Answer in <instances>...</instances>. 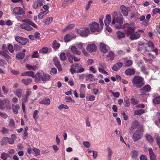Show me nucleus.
Returning <instances> with one entry per match:
<instances>
[{
    "mask_svg": "<svg viewBox=\"0 0 160 160\" xmlns=\"http://www.w3.org/2000/svg\"><path fill=\"white\" fill-rule=\"evenodd\" d=\"M142 45L146 51H152L154 52V54H152L151 52L149 53L148 54V56L150 58L154 59L156 58L158 55V50L155 47L153 43L152 42L149 41L147 42V43H143Z\"/></svg>",
    "mask_w": 160,
    "mask_h": 160,
    "instance_id": "1",
    "label": "nucleus"
},
{
    "mask_svg": "<svg viewBox=\"0 0 160 160\" xmlns=\"http://www.w3.org/2000/svg\"><path fill=\"white\" fill-rule=\"evenodd\" d=\"M32 82V79L29 78L22 79V82L26 86H28L31 84Z\"/></svg>",
    "mask_w": 160,
    "mask_h": 160,
    "instance_id": "23",
    "label": "nucleus"
},
{
    "mask_svg": "<svg viewBox=\"0 0 160 160\" xmlns=\"http://www.w3.org/2000/svg\"><path fill=\"white\" fill-rule=\"evenodd\" d=\"M53 62L55 66L58 68V71L60 72L62 71V67L59 60L57 57L54 58Z\"/></svg>",
    "mask_w": 160,
    "mask_h": 160,
    "instance_id": "13",
    "label": "nucleus"
},
{
    "mask_svg": "<svg viewBox=\"0 0 160 160\" xmlns=\"http://www.w3.org/2000/svg\"><path fill=\"white\" fill-rule=\"evenodd\" d=\"M152 12L154 14H155L158 13L160 14V9L155 8L153 9Z\"/></svg>",
    "mask_w": 160,
    "mask_h": 160,
    "instance_id": "64",
    "label": "nucleus"
},
{
    "mask_svg": "<svg viewBox=\"0 0 160 160\" xmlns=\"http://www.w3.org/2000/svg\"><path fill=\"white\" fill-rule=\"evenodd\" d=\"M123 63L122 62H117L114 64L112 68V69L114 71H117L119 70L122 66Z\"/></svg>",
    "mask_w": 160,
    "mask_h": 160,
    "instance_id": "18",
    "label": "nucleus"
},
{
    "mask_svg": "<svg viewBox=\"0 0 160 160\" xmlns=\"http://www.w3.org/2000/svg\"><path fill=\"white\" fill-rule=\"evenodd\" d=\"M79 67L78 68V67H77V69H78L76 71V72L77 73H81L82 72H83L84 70L85 69L84 68H80Z\"/></svg>",
    "mask_w": 160,
    "mask_h": 160,
    "instance_id": "61",
    "label": "nucleus"
},
{
    "mask_svg": "<svg viewBox=\"0 0 160 160\" xmlns=\"http://www.w3.org/2000/svg\"><path fill=\"white\" fill-rule=\"evenodd\" d=\"M144 31L142 30H139L134 33H132L130 36L129 38L131 40H136L140 38L142 34H143Z\"/></svg>",
    "mask_w": 160,
    "mask_h": 160,
    "instance_id": "10",
    "label": "nucleus"
},
{
    "mask_svg": "<svg viewBox=\"0 0 160 160\" xmlns=\"http://www.w3.org/2000/svg\"><path fill=\"white\" fill-rule=\"evenodd\" d=\"M13 12L17 15H22L25 13L23 9L19 7L14 8L13 10Z\"/></svg>",
    "mask_w": 160,
    "mask_h": 160,
    "instance_id": "15",
    "label": "nucleus"
},
{
    "mask_svg": "<svg viewBox=\"0 0 160 160\" xmlns=\"http://www.w3.org/2000/svg\"><path fill=\"white\" fill-rule=\"evenodd\" d=\"M115 22L118 23L120 25H121L123 22V18L122 15L120 13L118 15L116 12H114L113 13V19L112 23V24L114 25L115 27L116 26H117L115 25Z\"/></svg>",
    "mask_w": 160,
    "mask_h": 160,
    "instance_id": "5",
    "label": "nucleus"
},
{
    "mask_svg": "<svg viewBox=\"0 0 160 160\" xmlns=\"http://www.w3.org/2000/svg\"><path fill=\"white\" fill-rule=\"evenodd\" d=\"M144 130L138 128L133 134L132 138L134 142L137 141L142 138L143 136V132Z\"/></svg>",
    "mask_w": 160,
    "mask_h": 160,
    "instance_id": "6",
    "label": "nucleus"
},
{
    "mask_svg": "<svg viewBox=\"0 0 160 160\" xmlns=\"http://www.w3.org/2000/svg\"><path fill=\"white\" fill-rule=\"evenodd\" d=\"M48 48L47 47H43L39 50V52L41 53L46 54L48 52Z\"/></svg>",
    "mask_w": 160,
    "mask_h": 160,
    "instance_id": "47",
    "label": "nucleus"
},
{
    "mask_svg": "<svg viewBox=\"0 0 160 160\" xmlns=\"http://www.w3.org/2000/svg\"><path fill=\"white\" fill-rule=\"evenodd\" d=\"M15 39L17 42L23 45H26L29 42L28 39L18 36L15 37Z\"/></svg>",
    "mask_w": 160,
    "mask_h": 160,
    "instance_id": "11",
    "label": "nucleus"
},
{
    "mask_svg": "<svg viewBox=\"0 0 160 160\" xmlns=\"http://www.w3.org/2000/svg\"><path fill=\"white\" fill-rule=\"evenodd\" d=\"M39 111L38 110H35L34 112V113L33 114V118L35 120H37V115Z\"/></svg>",
    "mask_w": 160,
    "mask_h": 160,
    "instance_id": "60",
    "label": "nucleus"
},
{
    "mask_svg": "<svg viewBox=\"0 0 160 160\" xmlns=\"http://www.w3.org/2000/svg\"><path fill=\"white\" fill-rule=\"evenodd\" d=\"M57 73V70L56 68H52L50 71V73L51 75H53Z\"/></svg>",
    "mask_w": 160,
    "mask_h": 160,
    "instance_id": "55",
    "label": "nucleus"
},
{
    "mask_svg": "<svg viewBox=\"0 0 160 160\" xmlns=\"http://www.w3.org/2000/svg\"><path fill=\"white\" fill-rule=\"evenodd\" d=\"M75 27L73 24H70L67 26L66 27L62 30V31L65 32L67 31L70 30L72 29Z\"/></svg>",
    "mask_w": 160,
    "mask_h": 160,
    "instance_id": "36",
    "label": "nucleus"
},
{
    "mask_svg": "<svg viewBox=\"0 0 160 160\" xmlns=\"http://www.w3.org/2000/svg\"><path fill=\"white\" fill-rule=\"evenodd\" d=\"M123 104L124 106L126 107H128L130 106L129 100L128 97H127L124 98Z\"/></svg>",
    "mask_w": 160,
    "mask_h": 160,
    "instance_id": "34",
    "label": "nucleus"
},
{
    "mask_svg": "<svg viewBox=\"0 0 160 160\" xmlns=\"http://www.w3.org/2000/svg\"><path fill=\"white\" fill-rule=\"evenodd\" d=\"M25 56V53L22 52H20L16 54V58L19 59H22Z\"/></svg>",
    "mask_w": 160,
    "mask_h": 160,
    "instance_id": "35",
    "label": "nucleus"
},
{
    "mask_svg": "<svg viewBox=\"0 0 160 160\" xmlns=\"http://www.w3.org/2000/svg\"><path fill=\"white\" fill-rule=\"evenodd\" d=\"M149 154L150 156V160H156V156L151 148L148 149Z\"/></svg>",
    "mask_w": 160,
    "mask_h": 160,
    "instance_id": "21",
    "label": "nucleus"
},
{
    "mask_svg": "<svg viewBox=\"0 0 160 160\" xmlns=\"http://www.w3.org/2000/svg\"><path fill=\"white\" fill-rule=\"evenodd\" d=\"M0 54L2 55L8 60H10L11 58V57L10 56L3 51H0Z\"/></svg>",
    "mask_w": 160,
    "mask_h": 160,
    "instance_id": "38",
    "label": "nucleus"
},
{
    "mask_svg": "<svg viewBox=\"0 0 160 160\" xmlns=\"http://www.w3.org/2000/svg\"><path fill=\"white\" fill-rule=\"evenodd\" d=\"M76 32L81 37H87L90 32V30L88 28H85L83 30L78 29L76 30Z\"/></svg>",
    "mask_w": 160,
    "mask_h": 160,
    "instance_id": "9",
    "label": "nucleus"
},
{
    "mask_svg": "<svg viewBox=\"0 0 160 160\" xmlns=\"http://www.w3.org/2000/svg\"><path fill=\"white\" fill-rule=\"evenodd\" d=\"M71 51L74 54L80 55L81 53V52L79 51L76 47L74 46L71 47Z\"/></svg>",
    "mask_w": 160,
    "mask_h": 160,
    "instance_id": "27",
    "label": "nucleus"
},
{
    "mask_svg": "<svg viewBox=\"0 0 160 160\" xmlns=\"http://www.w3.org/2000/svg\"><path fill=\"white\" fill-rule=\"evenodd\" d=\"M26 67L28 68V70H34L37 68V66L36 65L32 66L28 64H26Z\"/></svg>",
    "mask_w": 160,
    "mask_h": 160,
    "instance_id": "44",
    "label": "nucleus"
},
{
    "mask_svg": "<svg viewBox=\"0 0 160 160\" xmlns=\"http://www.w3.org/2000/svg\"><path fill=\"white\" fill-rule=\"evenodd\" d=\"M107 45L103 43H101L100 45V50L103 53H106L108 52V50L106 48Z\"/></svg>",
    "mask_w": 160,
    "mask_h": 160,
    "instance_id": "19",
    "label": "nucleus"
},
{
    "mask_svg": "<svg viewBox=\"0 0 160 160\" xmlns=\"http://www.w3.org/2000/svg\"><path fill=\"white\" fill-rule=\"evenodd\" d=\"M91 32H100L102 29V27L99 26V24L97 22H93L89 24Z\"/></svg>",
    "mask_w": 160,
    "mask_h": 160,
    "instance_id": "7",
    "label": "nucleus"
},
{
    "mask_svg": "<svg viewBox=\"0 0 160 160\" xmlns=\"http://www.w3.org/2000/svg\"><path fill=\"white\" fill-rule=\"evenodd\" d=\"M117 35L118 38L119 39L123 38L125 36V33L121 32H117Z\"/></svg>",
    "mask_w": 160,
    "mask_h": 160,
    "instance_id": "42",
    "label": "nucleus"
},
{
    "mask_svg": "<svg viewBox=\"0 0 160 160\" xmlns=\"http://www.w3.org/2000/svg\"><path fill=\"white\" fill-rule=\"evenodd\" d=\"M50 78V76L46 73H43L42 76V80L44 82L46 81H48Z\"/></svg>",
    "mask_w": 160,
    "mask_h": 160,
    "instance_id": "29",
    "label": "nucleus"
},
{
    "mask_svg": "<svg viewBox=\"0 0 160 160\" xmlns=\"http://www.w3.org/2000/svg\"><path fill=\"white\" fill-rule=\"evenodd\" d=\"M39 103L41 104L48 105L50 103V100L49 98H48L46 99H43L41 101L39 102Z\"/></svg>",
    "mask_w": 160,
    "mask_h": 160,
    "instance_id": "31",
    "label": "nucleus"
},
{
    "mask_svg": "<svg viewBox=\"0 0 160 160\" xmlns=\"http://www.w3.org/2000/svg\"><path fill=\"white\" fill-rule=\"evenodd\" d=\"M113 96L115 98H118L120 96V93L118 92H113L112 90H110L109 91Z\"/></svg>",
    "mask_w": 160,
    "mask_h": 160,
    "instance_id": "53",
    "label": "nucleus"
},
{
    "mask_svg": "<svg viewBox=\"0 0 160 160\" xmlns=\"http://www.w3.org/2000/svg\"><path fill=\"white\" fill-rule=\"evenodd\" d=\"M7 49L11 53H13L14 52V48L11 44H10L8 45Z\"/></svg>",
    "mask_w": 160,
    "mask_h": 160,
    "instance_id": "51",
    "label": "nucleus"
},
{
    "mask_svg": "<svg viewBox=\"0 0 160 160\" xmlns=\"http://www.w3.org/2000/svg\"><path fill=\"white\" fill-rule=\"evenodd\" d=\"M139 125L138 122L137 120H134L132 122V124L129 129L130 133H133L135 129H136Z\"/></svg>",
    "mask_w": 160,
    "mask_h": 160,
    "instance_id": "16",
    "label": "nucleus"
},
{
    "mask_svg": "<svg viewBox=\"0 0 160 160\" xmlns=\"http://www.w3.org/2000/svg\"><path fill=\"white\" fill-rule=\"evenodd\" d=\"M107 57L108 58V60H113L114 58V53L112 51H110L107 55Z\"/></svg>",
    "mask_w": 160,
    "mask_h": 160,
    "instance_id": "30",
    "label": "nucleus"
},
{
    "mask_svg": "<svg viewBox=\"0 0 160 160\" xmlns=\"http://www.w3.org/2000/svg\"><path fill=\"white\" fill-rule=\"evenodd\" d=\"M67 55L63 52H62L60 56V58L61 61H65L67 59Z\"/></svg>",
    "mask_w": 160,
    "mask_h": 160,
    "instance_id": "46",
    "label": "nucleus"
},
{
    "mask_svg": "<svg viewBox=\"0 0 160 160\" xmlns=\"http://www.w3.org/2000/svg\"><path fill=\"white\" fill-rule=\"evenodd\" d=\"M72 39L71 36L70 34H66L64 38V40L65 42H68L70 41Z\"/></svg>",
    "mask_w": 160,
    "mask_h": 160,
    "instance_id": "41",
    "label": "nucleus"
},
{
    "mask_svg": "<svg viewBox=\"0 0 160 160\" xmlns=\"http://www.w3.org/2000/svg\"><path fill=\"white\" fill-rule=\"evenodd\" d=\"M32 150L35 153L36 156H37L40 155V151L39 149L36 148H33Z\"/></svg>",
    "mask_w": 160,
    "mask_h": 160,
    "instance_id": "59",
    "label": "nucleus"
},
{
    "mask_svg": "<svg viewBox=\"0 0 160 160\" xmlns=\"http://www.w3.org/2000/svg\"><path fill=\"white\" fill-rule=\"evenodd\" d=\"M8 138L5 137L3 138L2 139V141L1 142V144L2 145H3L4 144L8 143Z\"/></svg>",
    "mask_w": 160,
    "mask_h": 160,
    "instance_id": "49",
    "label": "nucleus"
},
{
    "mask_svg": "<svg viewBox=\"0 0 160 160\" xmlns=\"http://www.w3.org/2000/svg\"><path fill=\"white\" fill-rule=\"evenodd\" d=\"M107 150L108 151V158H111V156L112 154V150L109 147L108 148Z\"/></svg>",
    "mask_w": 160,
    "mask_h": 160,
    "instance_id": "63",
    "label": "nucleus"
},
{
    "mask_svg": "<svg viewBox=\"0 0 160 160\" xmlns=\"http://www.w3.org/2000/svg\"><path fill=\"white\" fill-rule=\"evenodd\" d=\"M2 89L4 93L7 94L9 90L8 88H7L5 86H3L2 87Z\"/></svg>",
    "mask_w": 160,
    "mask_h": 160,
    "instance_id": "58",
    "label": "nucleus"
},
{
    "mask_svg": "<svg viewBox=\"0 0 160 160\" xmlns=\"http://www.w3.org/2000/svg\"><path fill=\"white\" fill-rule=\"evenodd\" d=\"M141 71L145 74H148V72H147L146 70V69L145 66H142L141 67Z\"/></svg>",
    "mask_w": 160,
    "mask_h": 160,
    "instance_id": "56",
    "label": "nucleus"
},
{
    "mask_svg": "<svg viewBox=\"0 0 160 160\" xmlns=\"http://www.w3.org/2000/svg\"><path fill=\"white\" fill-rule=\"evenodd\" d=\"M144 112V110L141 109L135 111L134 115H141Z\"/></svg>",
    "mask_w": 160,
    "mask_h": 160,
    "instance_id": "50",
    "label": "nucleus"
},
{
    "mask_svg": "<svg viewBox=\"0 0 160 160\" xmlns=\"http://www.w3.org/2000/svg\"><path fill=\"white\" fill-rule=\"evenodd\" d=\"M135 71L133 68H128L125 71V74L127 76H130L134 75Z\"/></svg>",
    "mask_w": 160,
    "mask_h": 160,
    "instance_id": "22",
    "label": "nucleus"
},
{
    "mask_svg": "<svg viewBox=\"0 0 160 160\" xmlns=\"http://www.w3.org/2000/svg\"><path fill=\"white\" fill-rule=\"evenodd\" d=\"M144 43L143 42L142 43L141 45H139V46L138 48V50L141 51L142 53L143 54L145 53V51L144 50V49H145L143 47V45H142V44Z\"/></svg>",
    "mask_w": 160,
    "mask_h": 160,
    "instance_id": "40",
    "label": "nucleus"
},
{
    "mask_svg": "<svg viewBox=\"0 0 160 160\" xmlns=\"http://www.w3.org/2000/svg\"><path fill=\"white\" fill-rule=\"evenodd\" d=\"M143 78L139 76H136L132 79V83L137 88H141L144 84Z\"/></svg>",
    "mask_w": 160,
    "mask_h": 160,
    "instance_id": "4",
    "label": "nucleus"
},
{
    "mask_svg": "<svg viewBox=\"0 0 160 160\" xmlns=\"http://www.w3.org/2000/svg\"><path fill=\"white\" fill-rule=\"evenodd\" d=\"M22 21L24 23L21 24L19 27L22 29L28 31H31L33 30V28L30 26L35 28H38L37 26L29 19H25L22 20Z\"/></svg>",
    "mask_w": 160,
    "mask_h": 160,
    "instance_id": "2",
    "label": "nucleus"
},
{
    "mask_svg": "<svg viewBox=\"0 0 160 160\" xmlns=\"http://www.w3.org/2000/svg\"><path fill=\"white\" fill-rule=\"evenodd\" d=\"M14 93L18 97L20 98L22 96V90L20 88H18L14 91Z\"/></svg>",
    "mask_w": 160,
    "mask_h": 160,
    "instance_id": "32",
    "label": "nucleus"
},
{
    "mask_svg": "<svg viewBox=\"0 0 160 160\" xmlns=\"http://www.w3.org/2000/svg\"><path fill=\"white\" fill-rule=\"evenodd\" d=\"M39 56L38 51H34L31 57L32 58H38L39 57Z\"/></svg>",
    "mask_w": 160,
    "mask_h": 160,
    "instance_id": "54",
    "label": "nucleus"
},
{
    "mask_svg": "<svg viewBox=\"0 0 160 160\" xmlns=\"http://www.w3.org/2000/svg\"><path fill=\"white\" fill-rule=\"evenodd\" d=\"M12 107L13 112L15 114H17L18 113V110H19L20 108V106L18 104L14 105L12 104Z\"/></svg>",
    "mask_w": 160,
    "mask_h": 160,
    "instance_id": "25",
    "label": "nucleus"
},
{
    "mask_svg": "<svg viewBox=\"0 0 160 160\" xmlns=\"http://www.w3.org/2000/svg\"><path fill=\"white\" fill-rule=\"evenodd\" d=\"M111 16L109 14L107 15L106 16L105 19L104 20V23L105 25L106 26L108 25L111 23Z\"/></svg>",
    "mask_w": 160,
    "mask_h": 160,
    "instance_id": "28",
    "label": "nucleus"
},
{
    "mask_svg": "<svg viewBox=\"0 0 160 160\" xmlns=\"http://www.w3.org/2000/svg\"><path fill=\"white\" fill-rule=\"evenodd\" d=\"M151 87L149 84L145 85L142 88L140 89V90L145 92H149L151 90Z\"/></svg>",
    "mask_w": 160,
    "mask_h": 160,
    "instance_id": "26",
    "label": "nucleus"
},
{
    "mask_svg": "<svg viewBox=\"0 0 160 160\" xmlns=\"http://www.w3.org/2000/svg\"><path fill=\"white\" fill-rule=\"evenodd\" d=\"M121 12L124 16H127L128 14V11L130 10L129 7H126L124 5H121L120 7Z\"/></svg>",
    "mask_w": 160,
    "mask_h": 160,
    "instance_id": "12",
    "label": "nucleus"
},
{
    "mask_svg": "<svg viewBox=\"0 0 160 160\" xmlns=\"http://www.w3.org/2000/svg\"><path fill=\"white\" fill-rule=\"evenodd\" d=\"M5 108L9 110L11 108L10 102L7 99L2 100L0 104V109L3 110Z\"/></svg>",
    "mask_w": 160,
    "mask_h": 160,
    "instance_id": "8",
    "label": "nucleus"
},
{
    "mask_svg": "<svg viewBox=\"0 0 160 160\" xmlns=\"http://www.w3.org/2000/svg\"><path fill=\"white\" fill-rule=\"evenodd\" d=\"M115 28L117 29H124L125 32L127 36H130L132 33L134 32L136 28L133 25L128 23L125 24L123 25L116 26Z\"/></svg>",
    "mask_w": 160,
    "mask_h": 160,
    "instance_id": "3",
    "label": "nucleus"
},
{
    "mask_svg": "<svg viewBox=\"0 0 160 160\" xmlns=\"http://www.w3.org/2000/svg\"><path fill=\"white\" fill-rule=\"evenodd\" d=\"M8 156V154L5 152H3L1 155V158L3 160H6Z\"/></svg>",
    "mask_w": 160,
    "mask_h": 160,
    "instance_id": "48",
    "label": "nucleus"
},
{
    "mask_svg": "<svg viewBox=\"0 0 160 160\" xmlns=\"http://www.w3.org/2000/svg\"><path fill=\"white\" fill-rule=\"evenodd\" d=\"M81 65H80L79 64H73L71 66V68H70V72L72 74H73L74 73H75L76 71V70L77 69V67H78L81 66Z\"/></svg>",
    "mask_w": 160,
    "mask_h": 160,
    "instance_id": "17",
    "label": "nucleus"
},
{
    "mask_svg": "<svg viewBox=\"0 0 160 160\" xmlns=\"http://www.w3.org/2000/svg\"><path fill=\"white\" fill-rule=\"evenodd\" d=\"M9 126L10 127L14 128L15 127V123L13 119H11L10 120V122L9 124Z\"/></svg>",
    "mask_w": 160,
    "mask_h": 160,
    "instance_id": "62",
    "label": "nucleus"
},
{
    "mask_svg": "<svg viewBox=\"0 0 160 160\" xmlns=\"http://www.w3.org/2000/svg\"><path fill=\"white\" fill-rule=\"evenodd\" d=\"M34 72L31 71H27L21 73V76H29L34 78Z\"/></svg>",
    "mask_w": 160,
    "mask_h": 160,
    "instance_id": "20",
    "label": "nucleus"
},
{
    "mask_svg": "<svg viewBox=\"0 0 160 160\" xmlns=\"http://www.w3.org/2000/svg\"><path fill=\"white\" fill-rule=\"evenodd\" d=\"M131 103L134 105L137 104L139 102L137 100L133 98H131Z\"/></svg>",
    "mask_w": 160,
    "mask_h": 160,
    "instance_id": "57",
    "label": "nucleus"
},
{
    "mask_svg": "<svg viewBox=\"0 0 160 160\" xmlns=\"http://www.w3.org/2000/svg\"><path fill=\"white\" fill-rule=\"evenodd\" d=\"M42 74L39 72H37L36 74L34 75V78L35 79V81L36 82H38L42 80Z\"/></svg>",
    "mask_w": 160,
    "mask_h": 160,
    "instance_id": "24",
    "label": "nucleus"
},
{
    "mask_svg": "<svg viewBox=\"0 0 160 160\" xmlns=\"http://www.w3.org/2000/svg\"><path fill=\"white\" fill-rule=\"evenodd\" d=\"M145 137L146 140L148 142H153L154 139L150 134H147Z\"/></svg>",
    "mask_w": 160,
    "mask_h": 160,
    "instance_id": "33",
    "label": "nucleus"
},
{
    "mask_svg": "<svg viewBox=\"0 0 160 160\" xmlns=\"http://www.w3.org/2000/svg\"><path fill=\"white\" fill-rule=\"evenodd\" d=\"M67 56L69 62L71 63H72L73 62V57H72L71 54L69 52H68L67 53Z\"/></svg>",
    "mask_w": 160,
    "mask_h": 160,
    "instance_id": "37",
    "label": "nucleus"
},
{
    "mask_svg": "<svg viewBox=\"0 0 160 160\" xmlns=\"http://www.w3.org/2000/svg\"><path fill=\"white\" fill-rule=\"evenodd\" d=\"M31 93V91L30 89L27 90L25 95L26 101H28V98Z\"/></svg>",
    "mask_w": 160,
    "mask_h": 160,
    "instance_id": "52",
    "label": "nucleus"
},
{
    "mask_svg": "<svg viewBox=\"0 0 160 160\" xmlns=\"http://www.w3.org/2000/svg\"><path fill=\"white\" fill-rule=\"evenodd\" d=\"M97 46L94 43L88 44L86 48L87 50L89 52H95L96 51Z\"/></svg>",
    "mask_w": 160,
    "mask_h": 160,
    "instance_id": "14",
    "label": "nucleus"
},
{
    "mask_svg": "<svg viewBox=\"0 0 160 160\" xmlns=\"http://www.w3.org/2000/svg\"><path fill=\"white\" fill-rule=\"evenodd\" d=\"M53 20V18L52 17L47 18L45 20L44 22L47 25H48L51 23Z\"/></svg>",
    "mask_w": 160,
    "mask_h": 160,
    "instance_id": "45",
    "label": "nucleus"
},
{
    "mask_svg": "<svg viewBox=\"0 0 160 160\" xmlns=\"http://www.w3.org/2000/svg\"><path fill=\"white\" fill-rule=\"evenodd\" d=\"M153 102L155 104H158L160 103V96L154 97L153 100Z\"/></svg>",
    "mask_w": 160,
    "mask_h": 160,
    "instance_id": "39",
    "label": "nucleus"
},
{
    "mask_svg": "<svg viewBox=\"0 0 160 160\" xmlns=\"http://www.w3.org/2000/svg\"><path fill=\"white\" fill-rule=\"evenodd\" d=\"M60 46L59 43L57 42L56 41L54 40L52 43V48L54 49H58L59 48Z\"/></svg>",
    "mask_w": 160,
    "mask_h": 160,
    "instance_id": "43",
    "label": "nucleus"
}]
</instances>
